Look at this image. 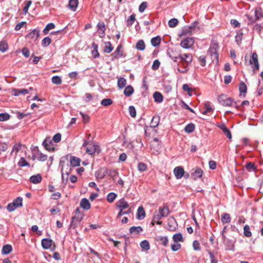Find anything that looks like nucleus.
<instances>
[{"label": "nucleus", "mask_w": 263, "mask_h": 263, "mask_svg": "<svg viewBox=\"0 0 263 263\" xmlns=\"http://www.w3.org/2000/svg\"><path fill=\"white\" fill-rule=\"evenodd\" d=\"M122 47V45H119L117 47L116 51H115L119 57H125V55H124V54H123V51L121 50Z\"/></svg>", "instance_id": "63"}, {"label": "nucleus", "mask_w": 263, "mask_h": 263, "mask_svg": "<svg viewBox=\"0 0 263 263\" xmlns=\"http://www.w3.org/2000/svg\"><path fill=\"white\" fill-rule=\"evenodd\" d=\"M243 234L244 235L247 237H250L252 236L250 227L247 224L245 225L243 227Z\"/></svg>", "instance_id": "45"}, {"label": "nucleus", "mask_w": 263, "mask_h": 263, "mask_svg": "<svg viewBox=\"0 0 263 263\" xmlns=\"http://www.w3.org/2000/svg\"><path fill=\"white\" fill-rule=\"evenodd\" d=\"M54 28H55V25L53 23H49L46 25V26L43 30V33L45 34H47L48 33L49 31L50 30L54 29Z\"/></svg>", "instance_id": "42"}, {"label": "nucleus", "mask_w": 263, "mask_h": 263, "mask_svg": "<svg viewBox=\"0 0 263 263\" xmlns=\"http://www.w3.org/2000/svg\"><path fill=\"white\" fill-rule=\"evenodd\" d=\"M204 106L206 109L205 110L203 111V114L206 115L208 112H210L212 111V108L211 107L210 103L209 102L205 103L204 104Z\"/></svg>", "instance_id": "60"}, {"label": "nucleus", "mask_w": 263, "mask_h": 263, "mask_svg": "<svg viewBox=\"0 0 263 263\" xmlns=\"http://www.w3.org/2000/svg\"><path fill=\"white\" fill-rule=\"evenodd\" d=\"M140 246L145 251H148L150 249L149 243L147 240L142 241L140 243Z\"/></svg>", "instance_id": "34"}, {"label": "nucleus", "mask_w": 263, "mask_h": 263, "mask_svg": "<svg viewBox=\"0 0 263 263\" xmlns=\"http://www.w3.org/2000/svg\"><path fill=\"white\" fill-rule=\"evenodd\" d=\"M245 168L250 172H255L257 170V166L252 162H247L245 165Z\"/></svg>", "instance_id": "21"}, {"label": "nucleus", "mask_w": 263, "mask_h": 263, "mask_svg": "<svg viewBox=\"0 0 263 263\" xmlns=\"http://www.w3.org/2000/svg\"><path fill=\"white\" fill-rule=\"evenodd\" d=\"M151 149H154V151L153 153L155 152L157 153L159 152L161 149V145L160 141L158 138H155L154 139L151 145Z\"/></svg>", "instance_id": "9"}, {"label": "nucleus", "mask_w": 263, "mask_h": 263, "mask_svg": "<svg viewBox=\"0 0 263 263\" xmlns=\"http://www.w3.org/2000/svg\"><path fill=\"white\" fill-rule=\"evenodd\" d=\"M12 92L14 96H18L21 95H25L29 93V90L27 89H16L14 88L12 89Z\"/></svg>", "instance_id": "20"}, {"label": "nucleus", "mask_w": 263, "mask_h": 263, "mask_svg": "<svg viewBox=\"0 0 263 263\" xmlns=\"http://www.w3.org/2000/svg\"><path fill=\"white\" fill-rule=\"evenodd\" d=\"M153 97L156 102L161 103L163 101V96L160 92L158 91H156L154 93Z\"/></svg>", "instance_id": "28"}, {"label": "nucleus", "mask_w": 263, "mask_h": 263, "mask_svg": "<svg viewBox=\"0 0 263 263\" xmlns=\"http://www.w3.org/2000/svg\"><path fill=\"white\" fill-rule=\"evenodd\" d=\"M187 64L179 61L177 64V69L181 73H185L188 71Z\"/></svg>", "instance_id": "14"}, {"label": "nucleus", "mask_w": 263, "mask_h": 263, "mask_svg": "<svg viewBox=\"0 0 263 263\" xmlns=\"http://www.w3.org/2000/svg\"><path fill=\"white\" fill-rule=\"evenodd\" d=\"M134 91V89L133 87L131 85H128L125 87L124 90V95L126 97H129L133 95Z\"/></svg>", "instance_id": "30"}, {"label": "nucleus", "mask_w": 263, "mask_h": 263, "mask_svg": "<svg viewBox=\"0 0 263 263\" xmlns=\"http://www.w3.org/2000/svg\"><path fill=\"white\" fill-rule=\"evenodd\" d=\"M143 231V229L140 226L138 227H131L129 229V232L130 234H138Z\"/></svg>", "instance_id": "24"}, {"label": "nucleus", "mask_w": 263, "mask_h": 263, "mask_svg": "<svg viewBox=\"0 0 263 263\" xmlns=\"http://www.w3.org/2000/svg\"><path fill=\"white\" fill-rule=\"evenodd\" d=\"M151 42L154 47H156L160 44L161 37L159 36L153 37L151 39Z\"/></svg>", "instance_id": "33"}, {"label": "nucleus", "mask_w": 263, "mask_h": 263, "mask_svg": "<svg viewBox=\"0 0 263 263\" xmlns=\"http://www.w3.org/2000/svg\"><path fill=\"white\" fill-rule=\"evenodd\" d=\"M18 165L21 167H24L26 166H29V163L25 160L23 157H21L20 159Z\"/></svg>", "instance_id": "52"}, {"label": "nucleus", "mask_w": 263, "mask_h": 263, "mask_svg": "<svg viewBox=\"0 0 263 263\" xmlns=\"http://www.w3.org/2000/svg\"><path fill=\"white\" fill-rule=\"evenodd\" d=\"M160 122V118L158 116H154L152 119L151 122V127L155 128L159 124Z\"/></svg>", "instance_id": "31"}, {"label": "nucleus", "mask_w": 263, "mask_h": 263, "mask_svg": "<svg viewBox=\"0 0 263 263\" xmlns=\"http://www.w3.org/2000/svg\"><path fill=\"white\" fill-rule=\"evenodd\" d=\"M198 24V22L197 21H195L189 27V29L191 30L192 32H196L198 30L199 28L197 27V25Z\"/></svg>", "instance_id": "49"}, {"label": "nucleus", "mask_w": 263, "mask_h": 263, "mask_svg": "<svg viewBox=\"0 0 263 263\" xmlns=\"http://www.w3.org/2000/svg\"><path fill=\"white\" fill-rule=\"evenodd\" d=\"M52 82L56 85H60L62 83V79L60 77L55 76H53L51 79Z\"/></svg>", "instance_id": "50"}, {"label": "nucleus", "mask_w": 263, "mask_h": 263, "mask_svg": "<svg viewBox=\"0 0 263 263\" xmlns=\"http://www.w3.org/2000/svg\"><path fill=\"white\" fill-rule=\"evenodd\" d=\"M8 44L6 41H3L0 42V50L2 52H5L8 49Z\"/></svg>", "instance_id": "51"}, {"label": "nucleus", "mask_w": 263, "mask_h": 263, "mask_svg": "<svg viewBox=\"0 0 263 263\" xmlns=\"http://www.w3.org/2000/svg\"><path fill=\"white\" fill-rule=\"evenodd\" d=\"M22 145L21 144L16 143L15 144L12 148V151L11 152V155H13L14 154V155L15 156L17 153L18 152V151L21 149V147Z\"/></svg>", "instance_id": "41"}, {"label": "nucleus", "mask_w": 263, "mask_h": 263, "mask_svg": "<svg viewBox=\"0 0 263 263\" xmlns=\"http://www.w3.org/2000/svg\"><path fill=\"white\" fill-rule=\"evenodd\" d=\"M193 247L194 250L195 251H200L201 250L200 245L198 240H196L193 241Z\"/></svg>", "instance_id": "62"}, {"label": "nucleus", "mask_w": 263, "mask_h": 263, "mask_svg": "<svg viewBox=\"0 0 263 263\" xmlns=\"http://www.w3.org/2000/svg\"><path fill=\"white\" fill-rule=\"evenodd\" d=\"M51 38L49 37H46L44 38L42 41V46L44 47L48 46L51 43Z\"/></svg>", "instance_id": "47"}, {"label": "nucleus", "mask_w": 263, "mask_h": 263, "mask_svg": "<svg viewBox=\"0 0 263 263\" xmlns=\"http://www.w3.org/2000/svg\"><path fill=\"white\" fill-rule=\"evenodd\" d=\"M136 48L139 50L143 51L145 48V45L142 40H139L136 44Z\"/></svg>", "instance_id": "43"}, {"label": "nucleus", "mask_w": 263, "mask_h": 263, "mask_svg": "<svg viewBox=\"0 0 263 263\" xmlns=\"http://www.w3.org/2000/svg\"><path fill=\"white\" fill-rule=\"evenodd\" d=\"M156 240L158 241H161V244L164 246H166L168 243V239L166 236H158L157 237Z\"/></svg>", "instance_id": "38"}, {"label": "nucleus", "mask_w": 263, "mask_h": 263, "mask_svg": "<svg viewBox=\"0 0 263 263\" xmlns=\"http://www.w3.org/2000/svg\"><path fill=\"white\" fill-rule=\"evenodd\" d=\"M42 144L46 150L49 151L54 150L53 142L50 139H45L43 142Z\"/></svg>", "instance_id": "10"}, {"label": "nucleus", "mask_w": 263, "mask_h": 263, "mask_svg": "<svg viewBox=\"0 0 263 263\" xmlns=\"http://www.w3.org/2000/svg\"><path fill=\"white\" fill-rule=\"evenodd\" d=\"M145 217V212L142 206L138 207L137 213V218L138 220H142Z\"/></svg>", "instance_id": "19"}, {"label": "nucleus", "mask_w": 263, "mask_h": 263, "mask_svg": "<svg viewBox=\"0 0 263 263\" xmlns=\"http://www.w3.org/2000/svg\"><path fill=\"white\" fill-rule=\"evenodd\" d=\"M220 128L222 130L225 135L227 136L228 138L229 139H231L232 135L230 130L226 127L225 125H222Z\"/></svg>", "instance_id": "46"}, {"label": "nucleus", "mask_w": 263, "mask_h": 263, "mask_svg": "<svg viewBox=\"0 0 263 263\" xmlns=\"http://www.w3.org/2000/svg\"><path fill=\"white\" fill-rule=\"evenodd\" d=\"M249 64L251 65V67L254 73L259 70V64L258 60V55L256 52H253L252 54L251 59L249 61Z\"/></svg>", "instance_id": "3"}, {"label": "nucleus", "mask_w": 263, "mask_h": 263, "mask_svg": "<svg viewBox=\"0 0 263 263\" xmlns=\"http://www.w3.org/2000/svg\"><path fill=\"white\" fill-rule=\"evenodd\" d=\"M193 60V57L191 54L185 53L180 54V61L187 64H191Z\"/></svg>", "instance_id": "12"}, {"label": "nucleus", "mask_w": 263, "mask_h": 263, "mask_svg": "<svg viewBox=\"0 0 263 263\" xmlns=\"http://www.w3.org/2000/svg\"><path fill=\"white\" fill-rule=\"evenodd\" d=\"M42 246L44 249H48L51 248L52 251L55 249V243L53 241L48 238H43L41 242Z\"/></svg>", "instance_id": "4"}, {"label": "nucleus", "mask_w": 263, "mask_h": 263, "mask_svg": "<svg viewBox=\"0 0 263 263\" xmlns=\"http://www.w3.org/2000/svg\"><path fill=\"white\" fill-rule=\"evenodd\" d=\"M255 17L256 20H259L263 18V12L260 7H257L255 10Z\"/></svg>", "instance_id": "27"}, {"label": "nucleus", "mask_w": 263, "mask_h": 263, "mask_svg": "<svg viewBox=\"0 0 263 263\" xmlns=\"http://www.w3.org/2000/svg\"><path fill=\"white\" fill-rule=\"evenodd\" d=\"M70 163L71 166L76 167L80 165V159L74 156H70Z\"/></svg>", "instance_id": "25"}, {"label": "nucleus", "mask_w": 263, "mask_h": 263, "mask_svg": "<svg viewBox=\"0 0 263 263\" xmlns=\"http://www.w3.org/2000/svg\"><path fill=\"white\" fill-rule=\"evenodd\" d=\"M203 174V171L201 168L196 167L193 168L191 171V178L194 180L200 179Z\"/></svg>", "instance_id": "5"}, {"label": "nucleus", "mask_w": 263, "mask_h": 263, "mask_svg": "<svg viewBox=\"0 0 263 263\" xmlns=\"http://www.w3.org/2000/svg\"><path fill=\"white\" fill-rule=\"evenodd\" d=\"M174 173L177 179H180L184 174V171L182 167L177 166L174 170Z\"/></svg>", "instance_id": "15"}, {"label": "nucleus", "mask_w": 263, "mask_h": 263, "mask_svg": "<svg viewBox=\"0 0 263 263\" xmlns=\"http://www.w3.org/2000/svg\"><path fill=\"white\" fill-rule=\"evenodd\" d=\"M105 46L104 47V51L107 53H110L114 49L113 47L111 45V44L110 43V42H106L105 43Z\"/></svg>", "instance_id": "37"}, {"label": "nucleus", "mask_w": 263, "mask_h": 263, "mask_svg": "<svg viewBox=\"0 0 263 263\" xmlns=\"http://www.w3.org/2000/svg\"><path fill=\"white\" fill-rule=\"evenodd\" d=\"M137 167L138 171L142 172L146 170L147 166L145 163L143 162H140L138 163Z\"/></svg>", "instance_id": "59"}, {"label": "nucleus", "mask_w": 263, "mask_h": 263, "mask_svg": "<svg viewBox=\"0 0 263 263\" xmlns=\"http://www.w3.org/2000/svg\"><path fill=\"white\" fill-rule=\"evenodd\" d=\"M10 118V116L8 113L0 114V121H6L8 120Z\"/></svg>", "instance_id": "53"}, {"label": "nucleus", "mask_w": 263, "mask_h": 263, "mask_svg": "<svg viewBox=\"0 0 263 263\" xmlns=\"http://www.w3.org/2000/svg\"><path fill=\"white\" fill-rule=\"evenodd\" d=\"M135 20L136 17L135 14H133L130 15V16L128 17L126 21L127 26L128 27L131 26L134 24Z\"/></svg>", "instance_id": "48"}, {"label": "nucleus", "mask_w": 263, "mask_h": 263, "mask_svg": "<svg viewBox=\"0 0 263 263\" xmlns=\"http://www.w3.org/2000/svg\"><path fill=\"white\" fill-rule=\"evenodd\" d=\"M97 27H98V31H99V34H100V37H103L104 36L105 31L106 30L104 23L103 22L99 23H98Z\"/></svg>", "instance_id": "23"}, {"label": "nucleus", "mask_w": 263, "mask_h": 263, "mask_svg": "<svg viewBox=\"0 0 263 263\" xmlns=\"http://www.w3.org/2000/svg\"><path fill=\"white\" fill-rule=\"evenodd\" d=\"M40 30L39 29H34L27 35V37L34 41L37 40L40 35Z\"/></svg>", "instance_id": "13"}, {"label": "nucleus", "mask_w": 263, "mask_h": 263, "mask_svg": "<svg viewBox=\"0 0 263 263\" xmlns=\"http://www.w3.org/2000/svg\"><path fill=\"white\" fill-rule=\"evenodd\" d=\"M168 56L175 62H177L180 60V54L173 50H168L167 51Z\"/></svg>", "instance_id": "11"}, {"label": "nucleus", "mask_w": 263, "mask_h": 263, "mask_svg": "<svg viewBox=\"0 0 263 263\" xmlns=\"http://www.w3.org/2000/svg\"><path fill=\"white\" fill-rule=\"evenodd\" d=\"M101 152L100 146L97 144L89 145L86 148V152L89 155H92L95 153L99 154Z\"/></svg>", "instance_id": "8"}, {"label": "nucleus", "mask_w": 263, "mask_h": 263, "mask_svg": "<svg viewBox=\"0 0 263 263\" xmlns=\"http://www.w3.org/2000/svg\"><path fill=\"white\" fill-rule=\"evenodd\" d=\"M213 63L217 64L218 63V54L217 49L214 47H210L208 50Z\"/></svg>", "instance_id": "6"}, {"label": "nucleus", "mask_w": 263, "mask_h": 263, "mask_svg": "<svg viewBox=\"0 0 263 263\" xmlns=\"http://www.w3.org/2000/svg\"><path fill=\"white\" fill-rule=\"evenodd\" d=\"M159 213L162 217H166L170 214V210L166 206H160L159 208Z\"/></svg>", "instance_id": "18"}, {"label": "nucleus", "mask_w": 263, "mask_h": 263, "mask_svg": "<svg viewBox=\"0 0 263 263\" xmlns=\"http://www.w3.org/2000/svg\"><path fill=\"white\" fill-rule=\"evenodd\" d=\"M62 161H61L60 164L62 166V169H61L62 179V181H65V180L67 181L68 177L69 175V173L66 170L64 172L65 166L63 165L62 164Z\"/></svg>", "instance_id": "29"}, {"label": "nucleus", "mask_w": 263, "mask_h": 263, "mask_svg": "<svg viewBox=\"0 0 263 263\" xmlns=\"http://www.w3.org/2000/svg\"><path fill=\"white\" fill-rule=\"evenodd\" d=\"M239 90L240 95H243V97L246 96V93L247 90V87L246 84L243 82H241L239 86Z\"/></svg>", "instance_id": "26"}, {"label": "nucleus", "mask_w": 263, "mask_h": 263, "mask_svg": "<svg viewBox=\"0 0 263 263\" xmlns=\"http://www.w3.org/2000/svg\"><path fill=\"white\" fill-rule=\"evenodd\" d=\"M221 220L223 223H227L230 222L231 217L230 215L228 213H223L221 215Z\"/></svg>", "instance_id": "36"}, {"label": "nucleus", "mask_w": 263, "mask_h": 263, "mask_svg": "<svg viewBox=\"0 0 263 263\" xmlns=\"http://www.w3.org/2000/svg\"><path fill=\"white\" fill-rule=\"evenodd\" d=\"M80 205L81 208L85 210H88L91 208L89 201L87 198H83L81 199L80 201Z\"/></svg>", "instance_id": "17"}, {"label": "nucleus", "mask_w": 263, "mask_h": 263, "mask_svg": "<svg viewBox=\"0 0 263 263\" xmlns=\"http://www.w3.org/2000/svg\"><path fill=\"white\" fill-rule=\"evenodd\" d=\"M194 39L193 37H186L183 39L181 43L180 46L184 49H189L194 45Z\"/></svg>", "instance_id": "7"}, {"label": "nucleus", "mask_w": 263, "mask_h": 263, "mask_svg": "<svg viewBox=\"0 0 263 263\" xmlns=\"http://www.w3.org/2000/svg\"><path fill=\"white\" fill-rule=\"evenodd\" d=\"M243 36V33L241 31H239L237 33V34L235 36V41L238 45H239L241 43L242 38Z\"/></svg>", "instance_id": "57"}, {"label": "nucleus", "mask_w": 263, "mask_h": 263, "mask_svg": "<svg viewBox=\"0 0 263 263\" xmlns=\"http://www.w3.org/2000/svg\"><path fill=\"white\" fill-rule=\"evenodd\" d=\"M23 199L21 197H18L14 199L12 202L9 203L7 205V209L9 212H13L16 208L22 207Z\"/></svg>", "instance_id": "2"}, {"label": "nucleus", "mask_w": 263, "mask_h": 263, "mask_svg": "<svg viewBox=\"0 0 263 263\" xmlns=\"http://www.w3.org/2000/svg\"><path fill=\"white\" fill-rule=\"evenodd\" d=\"M178 23V21L177 18H172L171 19L168 23V25L170 27L173 28L176 27Z\"/></svg>", "instance_id": "55"}, {"label": "nucleus", "mask_w": 263, "mask_h": 263, "mask_svg": "<svg viewBox=\"0 0 263 263\" xmlns=\"http://www.w3.org/2000/svg\"><path fill=\"white\" fill-rule=\"evenodd\" d=\"M173 239L175 242H177L178 241H183L182 235L180 233L175 234L173 236Z\"/></svg>", "instance_id": "40"}, {"label": "nucleus", "mask_w": 263, "mask_h": 263, "mask_svg": "<svg viewBox=\"0 0 263 263\" xmlns=\"http://www.w3.org/2000/svg\"><path fill=\"white\" fill-rule=\"evenodd\" d=\"M126 84V80L123 78H120L118 80V86L119 89H122L125 87Z\"/></svg>", "instance_id": "44"}, {"label": "nucleus", "mask_w": 263, "mask_h": 263, "mask_svg": "<svg viewBox=\"0 0 263 263\" xmlns=\"http://www.w3.org/2000/svg\"><path fill=\"white\" fill-rule=\"evenodd\" d=\"M79 4L78 0H69L68 7L72 11H76Z\"/></svg>", "instance_id": "22"}, {"label": "nucleus", "mask_w": 263, "mask_h": 263, "mask_svg": "<svg viewBox=\"0 0 263 263\" xmlns=\"http://www.w3.org/2000/svg\"><path fill=\"white\" fill-rule=\"evenodd\" d=\"M117 197V194L114 192H110L109 194H108L106 199L107 201L109 202V203H112L114 202V201L115 200Z\"/></svg>", "instance_id": "35"}, {"label": "nucleus", "mask_w": 263, "mask_h": 263, "mask_svg": "<svg viewBox=\"0 0 263 263\" xmlns=\"http://www.w3.org/2000/svg\"><path fill=\"white\" fill-rule=\"evenodd\" d=\"M36 159L40 161H44L47 160V156L44 155L41 153H38L36 156Z\"/></svg>", "instance_id": "58"}, {"label": "nucleus", "mask_w": 263, "mask_h": 263, "mask_svg": "<svg viewBox=\"0 0 263 263\" xmlns=\"http://www.w3.org/2000/svg\"><path fill=\"white\" fill-rule=\"evenodd\" d=\"M42 177L41 174H38L30 177L29 181H41Z\"/></svg>", "instance_id": "61"}, {"label": "nucleus", "mask_w": 263, "mask_h": 263, "mask_svg": "<svg viewBox=\"0 0 263 263\" xmlns=\"http://www.w3.org/2000/svg\"><path fill=\"white\" fill-rule=\"evenodd\" d=\"M12 250V246L10 245H5L2 248V254H8Z\"/></svg>", "instance_id": "32"}, {"label": "nucleus", "mask_w": 263, "mask_h": 263, "mask_svg": "<svg viewBox=\"0 0 263 263\" xmlns=\"http://www.w3.org/2000/svg\"><path fill=\"white\" fill-rule=\"evenodd\" d=\"M195 125L193 123H190L185 126L184 130L187 133H191L195 130Z\"/></svg>", "instance_id": "39"}, {"label": "nucleus", "mask_w": 263, "mask_h": 263, "mask_svg": "<svg viewBox=\"0 0 263 263\" xmlns=\"http://www.w3.org/2000/svg\"><path fill=\"white\" fill-rule=\"evenodd\" d=\"M218 102L224 106H234L237 107L236 102L231 98L228 97L227 96L221 95L218 97Z\"/></svg>", "instance_id": "1"}, {"label": "nucleus", "mask_w": 263, "mask_h": 263, "mask_svg": "<svg viewBox=\"0 0 263 263\" xmlns=\"http://www.w3.org/2000/svg\"><path fill=\"white\" fill-rule=\"evenodd\" d=\"M147 6V3L146 2H142L139 7V11L140 12H143L144 11Z\"/></svg>", "instance_id": "64"}, {"label": "nucleus", "mask_w": 263, "mask_h": 263, "mask_svg": "<svg viewBox=\"0 0 263 263\" xmlns=\"http://www.w3.org/2000/svg\"><path fill=\"white\" fill-rule=\"evenodd\" d=\"M112 100L111 99H104L101 101V105L104 106H108L112 104Z\"/></svg>", "instance_id": "56"}, {"label": "nucleus", "mask_w": 263, "mask_h": 263, "mask_svg": "<svg viewBox=\"0 0 263 263\" xmlns=\"http://www.w3.org/2000/svg\"><path fill=\"white\" fill-rule=\"evenodd\" d=\"M162 217L159 214L154 215L152 224L154 225V223H156L158 224H161V222H160L159 220Z\"/></svg>", "instance_id": "54"}, {"label": "nucleus", "mask_w": 263, "mask_h": 263, "mask_svg": "<svg viewBox=\"0 0 263 263\" xmlns=\"http://www.w3.org/2000/svg\"><path fill=\"white\" fill-rule=\"evenodd\" d=\"M116 206L120 210H124L128 208L129 204L124 198H122L117 202Z\"/></svg>", "instance_id": "16"}]
</instances>
